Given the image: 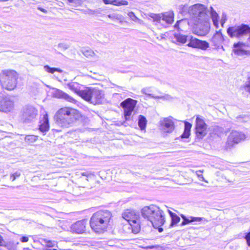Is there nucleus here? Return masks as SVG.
Wrapping results in <instances>:
<instances>
[{
  "label": "nucleus",
  "mask_w": 250,
  "mask_h": 250,
  "mask_svg": "<svg viewBox=\"0 0 250 250\" xmlns=\"http://www.w3.org/2000/svg\"><path fill=\"white\" fill-rule=\"evenodd\" d=\"M188 13L193 23L209 21L211 18L213 24L218 27V15L210 6L209 8L201 4H196L189 8Z\"/></svg>",
  "instance_id": "1"
},
{
  "label": "nucleus",
  "mask_w": 250,
  "mask_h": 250,
  "mask_svg": "<svg viewBox=\"0 0 250 250\" xmlns=\"http://www.w3.org/2000/svg\"><path fill=\"white\" fill-rule=\"evenodd\" d=\"M112 214L107 210H102L94 213L90 220L91 229L96 232L102 233L110 225Z\"/></svg>",
  "instance_id": "2"
},
{
  "label": "nucleus",
  "mask_w": 250,
  "mask_h": 250,
  "mask_svg": "<svg viewBox=\"0 0 250 250\" xmlns=\"http://www.w3.org/2000/svg\"><path fill=\"white\" fill-rule=\"evenodd\" d=\"M141 213L144 218L151 222L153 227L162 226L165 222L164 211L155 205L144 207L141 210Z\"/></svg>",
  "instance_id": "3"
},
{
  "label": "nucleus",
  "mask_w": 250,
  "mask_h": 250,
  "mask_svg": "<svg viewBox=\"0 0 250 250\" xmlns=\"http://www.w3.org/2000/svg\"><path fill=\"white\" fill-rule=\"evenodd\" d=\"M18 75L12 69H4L0 74V82L2 87L8 90L14 89L17 84Z\"/></svg>",
  "instance_id": "4"
},
{
  "label": "nucleus",
  "mask_w": 250,
  "mask_h": 250,
  "mask_svg": "<svg viewBox=\"0 0 250 250\" xmlns=\"http://www.w3.org/2000/svg\"><path fill=\"white\" fill-rule=\"evenodd\" d=\"M82 94V98L94 105L101 104L104 99V91L96 88L85 87Z\"/></svg>",
  "instance_id": "5"
},
{
  "label": "nucleus",
  "mask_w": 250,
  "mask_h": 250,
  "mask_svg": "<svg viewBox=\"0 0 250 250\" xmlns=\"http://www.w3.org/2000/svg\"><path fill=\"white\" fill-rule=\"evenodd\" d=\"M227 33L230 38L241 39L244 36H249L248 40L250 41V27L248 25L242 24L229 27L227 29Z\"/></svg>",
  "instance_id": "6"
},
{
  "label": "nucleus",
  "mask_w": 250,
  "mask_h": 250,
  "mask_svg": "<svg viewBox=\"0 0 250 250\" xmlns=\"http://www.w3.org/2000/svg\"><path fill=\"white\" fill-rule=\"evenodd\" d=\"M122 217L126 220L132 227V232L137 233L139 232L140 227L139 225V214L135 210L126 209L122 214Z\"/></svg>",
  "instance_id": "7"
},
{
  "label": "nucleus",
  "mask_w": 250,
  "mask_h": 250,
  "mask_svg": "<svg viewBox=\"0 0 250 250\" xmlns=\"http://www.w3.org/2000/svg\"><path fill=\"white\" fill-rule=\"evenodd\" d=\"M81 117V115L77 110L70 107H63V127L71 126Z\"/></svg>",
  "instance_id": "8"
},
{
  "label": "nucleus",
  "mask_w": 250,
  "mask_h": 250,
  "mask_svg": "<svg viewBox=\"0 0 250 250\" xmlns=\"http://www.w3.org/2000/svg\"><path fill=\"white\" fill-rule=\"evenodd\" d=\"M245 139V134L241 132L232 130L228 136L225 146L226 149L231 148L234 145L238 144L241 141L244 140Z\"/></svg>",
  "instance_id": "9"
},
{
  "label": "nucleus",
  "mask_w": 250,
  "mask_h": 250,
  "mask_svg": "<svg viewBox=\"0 0 250 250\" xmlns=\"http://www.w3.org/2000/svg\"><path fill=\"white\" fill-rule=\"evenodd\" d=\"M38 115V110L33 106L26 105L22 110L21 120L25 123H29L35 119Z\"/></svg>",
  "instance_id": "10"
},
{
  "label": "nucleus",
  "mask_w": 250,
  "mask_h": 250,
  "mask_svg": "<svg viewBox=\"0 0 250 250\" xmlns=\"http://www.w3.org/2000/svg\"><path fill=\"white\" fill-rule=\"evenodd\" d=\"M209 21H205L199 22V23H193V33L200 36H204L207 35L210 29V23Z\"/></svg>",
  "instance_id": "11"
},
{
  "label": "nucleus",
  "mask_w": 250,
  "mask_h": 250,
  "mask_svg": "<svg viewBox=\"0 0 250 250\" xmlns=\"http://www.w3.org/2000/svg\"><path fill=\"white\" fill-rule=\"evenodd\" d=\"M136 101L131 98H128L121 103V106L124 109V116L125 120H128L134 110Z\"/></svg>",
  "instance_id": "12"
},
{
  "label": "nucleus",
  "mask_w": 250,
  "mask_h": 250,
  "mask_svg": "<svg viewBox=\"0 0 250 250\" xmlns=\"http://www.w3.org/2000/svg\"><path fill=\"white\" fill-rule=\"evenodd\" d=\"M14 108V102L8 95H0V110L8 112L11 111Z\"/></svg>",
  "instance_id": "13"
},
{
  "label": "nucleus",
  "mask_w": 250,
  "mask_h": 250,
  "mask_svg": "<svg viewBox=\"0 0 250 250\" xmlns=\"http://www.w3.org/2000/svg\"><path fill=\"white\" fill-rule=\"evenodd\" d=\"M189 42L187 44L188 47L205 50L209 46V43L205 41L200 40L192 36H189Z\"/></svg>",
  "instance_id": "14"
},
{
  "label": "nucleus",
  "mask_w": 250,
  "mask_h": 250,
  "mask_svg": "<svg viewBox=\"0 0 250 250\" xmlns=\"http://www.w3.org/2000/svg\"><path fill=\"white\" fill-rule=\"evenodd\" d=\"M39 126L40 131L43 133H45L49 130L48 116L47 112L45 110L43 111L41 115Z\"/></svg>",
  "instance_id": "15"
},
{
  "label": "nucleus",
  "mask_w": 250,
  "mask_h": 250,
  "mask_svg": "<svg viewBox=\"0 0 250 250\" xmlns=\"http://www.w3.org/2000/svg\"><path fill=\"white\" fill-rule=\"evenodd\" d=\"M87 221L82 220L72 224L70 227L71 230L76 233H83L85 230Z\"/></svg>",
  "instance_id": "16"
},
{
  "label": "nucleus",
  "mask_w": 250,
  "mask_h": 250,
  "mask_svg": "<svg viewBox=\"0 0 250 250\" xmlns=\"http://www.w3.org/2000/svg\"><path fill=\"white\" fill-rule=\"evenodd\" d=\"M160 17V23L165 27H166L167 25L164 24L163 22H165L166 24H170L174 21V14L172 11H168L164 13H161Z\"/></svg>",
  "instance_id": "17"
},
{
  "label": "nucleus",
  "mask_w": 250,
  "mask_h": 250,
  "mask_svg": "<svg viewBox=\"0 0 250 250\" xmlns=\"http://www.w3.org/2000/svg\"><path fill=\"white\" fill-rule=\"evenodd\" d=\"M163 130L167 133L171 132L174 128V123L169 118H166L161 121Z\"/></svg>",
  "instance_id": "18"
},
{
  "label": "nucleus",
  "mask_w": 250,
  "mask_h": 250,
  "mask_svg": "<svg viewBox=\"0 0 250 250\" xmlns=\"http://www.w3.org/2000/svg\"><path fill=\"white\" fill-rule=\"evenodd\" d=\"M223 36L220 31H216L211 39V42L215 48L218 49L224 42Z\"/></svg>",
  "instance_id": "19"
},
{
  "label": "nucleus",
  "mask_w": 250,
  "mask_h": 250,
  "mask_svg": "<svg viewBox=\"0 0 250 250\" xmlns=\"http://www.w3.org/2000/svg\"><path fill=\"white\" fill-rule=\"evenodd\" d=\"M69 89L77 93L79 96L82 98V92L84 91V88H82V86L78 83L72 82L67 85Z\"/></svg>",
  "instance_id": "20"
},
{
  "label": "nucleus",
  "mask_w": 250,
  "mask_h": 250,
  "mask_svg": "<svg viewBox=\"0 0 250 250\" xmlns=\"http://www.w3.org/2000/svg\"><path fill=\"white\" fill-rule=\"evenodd\" d=\"M149 90L148 88H143L142 90V92L146 95H148L149 96L154 98V99H160L163 100H170L172 99L171 96L168 94H165L163 96H156L152 94L149 93Z\"/></svg>",
  "instance_id": "21"
},
{
  "label": "nucleus",
  "mask_w": 250,
  "mask_h": 250,
  "mask_svg": "<svg viewBox=\"0 0 250 250\" xmlns=\"http://www.w3.org/2000/svg\"><path fill=\"white\" fill-rule=\"evenodd\" d=\"M243 43L241 42H238L233 44L234 49L233 52L234 54L238 55H242L243 54H247V51H244L242 49Z\"/></svg>",
  "instance_id": "22"
},
{
  "label": "nucleus",
  "mask_w": 250,
  "mask_h": 250,
  "mask_svg": "<svg viewBox=\"0 0 250 250\" xmlns=\"http://www.w3.org/2000/svg\"><path fill=\"white\" fill-rule=\"evenodd\" d=\"M189 36H186L179 33H175L174 34V39L176 40L177 42L184 44L187 41H189Z\"/></svg>",
  "instance_id": "23"
},
{
  "label": "nucleus",
  "mask_w": 250,
  "mask_h": 250,
  "mask_svg": "<svg viewBox=\"0 0 250 250\" xmlns=\"http://www.w3.org/2000/svg\"><path fill=\"white\" fill-rule=\"evenodd\" d=\"M104 2L106 4H111L116 6H120L121 5H126L128 4V1L126 0H103Z\"/></svg>",
  "instance_id": "24"
},
{
  "label": "nucleus",
  "mask_w": 250,
  "mask_h": 250,
  "mask_svg": "<svg viewBox=\"0 0 250 250\" xmlns=\"http://www.w3.org/2000/svg\"><path fill=\"white\" fill-rule=\"evenodd\" d=\"M191 125L188 122H185V129L183 133L181 135L182 138H188L190 135V131Z\"/></svg>",
  "instance_id": "25"
},
{
  "label": "nucleus",
  "mask_w": 250,
  "mask_h": 250,
  "mask_svg": "<svg viewBox=\"0 0 250 250\" xmlns=\"http://www.w3.org/2000/svg\"><path fill=\"white\" fill-rule=\"evenodd\" d=\"M196 127L207 128V125L204 119L199 116H197L196 118Z\"/></svg>",
  "instance_id": "26"
},
{
  "label": "nucleus",
  "mask_w": 250,
  "mask_h": 250,
  "mask_svg": "<svg viewBox=\"0 0 250 250\" xmlns=\"http://www.w3.org/2000/svg\"><path fill=\"white\" fill-rule=\"evenodd\" d=\"M54 120L58 125L62 124V108L60 109L54 116Z\"/></svg>",
  "instance_id": "27"
},
{
  "label": "nucleus",
  "mask_w": 250,
  "mask_h": 250,
  "mask_svg": "<svg viewBox=\"0 0 250 250\" xmlns=\"http://www.w3.org/2000/svg\"><path fill=\"white\" fill-rule=\"evenodd\" d=\"M196 136L199 139H202L207 134V129L205 128H197L196 127Z\"/></svg>",
  "instance_id": "28"
},
{
  "label": "nucleus",
  "mask_w": 250,
  "mask_h": 250,
  "mask_svg": "<svg viewBox=\"0 0 250 250\" xmlns=\"http://www.w3.org/2000/svg\"><path fill=\"white\" fill-rule=\"evenodd\" d=\"M81 52L87 58L92 57L96 55L94 51L89 48H83L82 49Z\"/></svg>",
  "instance_id": "29"
},
{
  "label": "nucleus",
  "mask_w": 250,
  "mask_h": 250,
  "mask_svg": "<svg viewBox=\"0 0 250 250\" xmlns=\"http://www.w3.org/2000/svg\"><path fill=\"white\" fill-rule=\"evenodd\" d=\"M169 211L171 217V223L170 224V226L173 227L174 225L177 224L178 222H179V221H180V218L174 213H173L170 211Z\"/></svg>",
  "instance_id": "30"
},
{
  "label": "nucleus",
  "mask_w": 250,
  "mask_h": 250,
  "mask_svg": "<svg viewBox=\"0 0 250 250\" xmlns=\"http://www.w3.org/2000/svg\"><path fill=\"white\" fill-rule=\"evenodd\" d=\"M146 119L143 115H140L139 117L138 125L141 130L146 128Z\"/></svg>",
  "instance_id": "31"
},
{
  "label": "nucleus",
  "mask_w": 250,
  "mask_h": 250,
  "mask_svg": "<svg viewBox=\"0 0 250 250\" xmlns=\"http://www.w3.org/2000/svg\"><path fill=\"white\" fill-rule=\"evenodd\" d=\"M250 118L246 115H241L236 117V121L237 122L244 123L249 121Z\"/></svg>",
  "instance_id": "32"
},
{
  "label": "nucleus",
  "mask_w": 250,
  "mask_h": 250,
  "mask_svg": "<svg viewBox=\"0 0 250 250\" xmlns=\"http://www.w3.org/2000/svg\"><path fill=\"white\" fill-rule=\"evenodd\" d=\"M161 14H154L153 13H149L148 16L153 19L154 21H156L158 23H161Z\"/></svg>",
  "instance_id": "33"
},
{
  "label": "nucleus",
  "mask_w": 250,
  "mask_h": 250,
  "mask_svg": "<svg viewBox=\"0 0 250 250\" xmlns=\"http://www.w3.org/2000/svg\"><path fill=\"white\" fill-rule=\"evenodd\" d=\"M38 139V137L35 135H27L25 137V141L27 143H34Z\"/></svg>",
  "instance_id": "34"
},
{
  "label": "nucleus",
  "mask_w": 250,
  "mask_h": 250,
  "mask_svg": "<svg viewBox=\"0 0 250 250\" xmlns=\"http://www.w3.org/2000/svg\"><path fill=\"white\" fill-rule=\"evenodd\" d=\"M242 87L246 92L250 94V77H248L247 81Z\"/></svg>",
  "instance_id": "35"
},
{
  "label": "nucleus",
  "mask_w": 250,
  "mask_h": 250,
  "mask_svg": "<svg viewBox=\"0 0 250 250\" xmlns=\"http://www.w3.org/2000/svg\"><path fill=\"white\" fill-rule=\"evenodd\" d=\"M203 219V218L202 217H192L190 216L188 218L186 217V222L187 224L189 223L190 222L197 221L199 222L202 221Z\"/></svg>",
  "instance_id": "36"
},
{
  "label": "nucleus",
  "mask_w": 250,
  "mask_h": 250,
  "mask_svg": "<svg viewBox=\"0 0 250 250\" xmlns=\"http://www.w3.org/2000/svg\"><path fill=\"white\" fill-rule=\"evenodd\" d=\"M44 70L48 73H54L55 71L62 72V70L56 68L50 67L48 65H45L43 67Z\"/></svg>",
  "instance_id": "37"
},
{
  "label": "nucleus",
  "mask_w": 250,
  "mask_h": 250,
  "mask_svg": "<svg viewBox=\"0 0 250 250\" xmlns=\"http://www.w3.org/2000/svg\"><path fill=\"white\" fill-rule=\"evenodd\" d=\"M52 94L53 97L60 98L62 96V91L57 89H53Z\"/></svg>",
  "instance_id": "38"
},
{
  "label": "nucleus",
  "mask_w": 250,
  "mask_h": 250,
  "mask_svg": "<svg viewBox=\"0 0 250 250\" xmlns=\"http://www.w3.org/2000/svg\"><path fill=\"white\" fill-rule=\"evenodd\" d=\"M127 15L130 17V19L135 22H140L141 21L137 18L134 12H129L127 13Z\"/></svg>",
  "instance_id": "39"
},
{
  "label": "nucleus",
  "mask_w": 250,
  "mask_h": 250,
  "mask_svg": "<svg viewBox=\"0 0 250 250\" xmlns=\"http://www.w3.org/2000/svg\"><path fill=\"white\" fill-rule=\"evenodd\" d=\"M108 17L109 18L114 20H123V16L119 14H110L108 15Z\"/></svg>",
  "instance_id": "40"
},
{
  "label": "nucleus",
  "mask_w": 250,
  "mask_h": 250,
  "mask_svg": "<svg viewBox=\"0 0 250 250\" xmlns=\"http://www.w3.org/2000/svg\"><path fill=\"white\" fill-rule=\"evenodd\" d=\"M146 249H155L156 250H164L165 249V247L163 246L160 245H156V246H149L146 247Z\"/></svg>",
  "instance_id": "41"
},
{
  "label": "nucleus",
  "mask_w": 250,
  "mask_h": 250,
  "mask_svg": "<svg viewBox=\"0 0 250 250\" xmlns=\"http://www.w3.org/2000/svg\"><path fill=\"white\" fill-rule=\"evenodd\" d=\"M63 99H65V100L71 103H74L75 102V100L73 98L64 92H63Z\"/></svg>",
  "instance_id": "42"
},
{
  "label": "nucleus",
  "mask_w": 250,
  "mask_h": 250,
  "mask_svg": "<svg viewBox=\"0 0 250 250\" xmlns=\"http://www.w3.org/2000/svg\"><path fill=\"white\" fill-rule=\"evenodd\" d=\"M68 2L72 5L77 6L81 3V0H67Z\"/></svg>",
  "instance_id": "43"
},
{
  "label": "nucleus",
  "mask_w": 250,
  "mask_h": 250,
  "mask_svg": "<svg viewBox=\"0 0 250 250\" xmlns=\"http://www.w3.org/2000/svg\"><path fill=\"white\" fill-rule=\"evenodd\" d=\"M187 20L183 19L179 21H178L174 25V27L175 28H177L178 29H180L179 28V25L180 24H184L187 23Z\"/></svg>",
  "instance_id": "44"
},
{
  "label": "nucleus",
  "mask_w": 250,
  "mask_h": 250,
  "mask_svg": "<svg viewBox=\"0 0 250 250\" xmlns=\"http://www.w3.org/2000/svg\"><path fill=\"white\" fill-rule=\"evenodd\" d=\"M21 175V173L19 171H16L14 173L11 175L10 179L12 181H14L17 178Z\"/></svg>",
  "instance_id": "45"
},
{
  "label": "nucleus",
  "mask_w": 250,
  "mask_h": 250,
  "mask_svg": "<svg viewBox=\"0 0 250 250\" xmlns=\"http://www.w3.org/2000/svg\"><path fill=\"white\" fill-rule=\"evenodd\" d=\"M203 172V170H200L197 171L196 172V173L197 176L199 178H202L203 181H205L206 183H208V182L204 178V177H203V175L202 174V173Z\"/></svg>",
  "instance_id": "46"
},
{
  "label": "nucleus",
  "mask_w": 250,
  "mask_h": 250,
  "mask_svg": "<svg viewBox=\"0 0 250 250\" xmlns=\"http://www.w3.org/2000/svg\"><path fill=\"white\" fill-rule=\"evenodd\" d=\"M245 238L247 240L248 245L250 247V231L246 234Z\"/></svg>",
  "instance_id": "47"
},
{
  "label": "nucleus",
  "mask_w": 250,
  "mask_h": 250,
  "mask_svg": "<svg viewBox=\"0 0 250 250\" xmlns=\"http://www.w3.org/2000/svg\"><path fill=\"white\" fill-rule=\"evenodd\" d=\"M20 240L22 242H27L28 241L29 238L27 236H22Z\"/></svg>",
  "instance_id": "48"
},
{
  "label": "nucleus",
  "mask_w": 250,
  "mask_h": 250,
  "mask_svg": "<svg viewBox=\"0 0 250 250\" xmlns=\"http://www.w3.org/2000/svg\"><path fill=\"white\" fill-rule=\"evenodd\" d=\"M55 242H51V241H47L46 242V246L48 247H53L55 245Z\"/></svg>",
  "instance_id": "49"
},
{
  "label": "nucleus",
  "mask_w": 250,
  "mask_h": 250,
  "mask_svg": "<svg viewBox=\"0 0 250 250\" xmlns=\"http://www.w3.org/2000/svg\"><path fill=\"white\" fill-rule=\"evenodd\" d=\"M226 20H227L226 16L223 15V16L221 19V23L222 26H223V25L225 23Z\"/></svg>",
  "instance_id": "50"
},
{
  "label": "nucleus",
  "mask_w": 250,
  "mask_h": 250,
  "mask_svg": "<svg viewBox=\"0 0 250 250\" xmlns=\"http://www.w3.org/2000/svg\"><path fill=\"white\" fill-rule=\"evenodd\" d=\"M5 241L2 236L0 234V246H3L4 245Z\"/></svg>",
  "instance_id": "51"
},
{
  "label": "nucleus",
  "mask_w": 250,
  "mask_h": 250,
  "mask_svg": "<svg viewBox=\"0 0 250 250\" xmlns=\"http://www.w3.org/2000/svg\"><path fill=\"white\" fill-rule=\"evenodd\" d=\"M181 216L183 218V219H184V221L181 223V226H184V225L187 224V223L186 222V216H185L183 215H182Z\"/></svg>",
  "instance_id": "52"
},
{
  "label": "nucleus",
  "mask_w": 250,
  "mask_h": 250,
  "mask_svg": "<svg viewBox=\"0 0 250 250\" xmlns=\"http://www.w3.org/2000/svg\"><path fill=\"white\" fill-rule=\"evenodd\" d=\"M154 228L158 229V230L159 232H162L163 231V229L161 226L157 227H154Z\"/></svg>",
  "instance_id": "53"
},
{
  "label": "nucleus",
  "mask_w": 250,
  "mask_h": 250,
  "mask_svg": "<svg viewBox=\"0 0 250 250\" xmlns=\"http://www.w3.org/2000/svg\"><path fill=\"white\" fill-rule=\"evenodd\" d=\"M90 175V173L88 172H83L82 173V175L85 176H88Z\"/></svg>",
  "instance_id": "54"
},
{
  "label": "nucleus",
  "mask_w": 250,
  "mask_h": 250,
  "mask_svg": "<svg viewBox=\"0 0 250 250\" xmlns=\"http://www.w3.org/2000/svg\"><path fill=\"white\" fill-rule=\"evenodd\" d=\"M38 9L41 10V11L44 12V13H46L47 12V11L46 10H45V9H43L42 8H41V7H39Z\"/></svg>",
  "instance_id": "55"
},
{
  "label": "nucleus",
  "mask_w": 250,
  "mask_h": 250,
  "mask_svg": "<svg viewBox=\"0 0 250 250\" xmlns=\"http://www.w3.org/2000/svg\"><path fill=\"white\" fill-rule=\"evenodd\" d=\"M69 47V45L68 44H63V49H68Z\"/></svg>",
  "instance_id": "56"
},
{
  "label": "nucleus",
  "mask_w": 250,
  "mask_h": 250,
  "mask_svg": "<svg viewBox=\"0 0 250 250\" xmlns=\"http://www.w3.org/2000/svg\"><path fill=\"white\" fill-rule=\"evenodd\" d=\"M220 47H221V48L223 50H225V49H224V48L223 46L222 45V44L220 45Z\"/></svg>",
  "instance_id": "57"
},
{
  "label": "nucleus",
  "mask_w": 250,
  "mask_h": 250,
  "mask_svg": "<svg viewBox=\"0 0 250 250\" xmlns=\"http://www.w3.org/2000/svg\"><path fill=\"white\" fill-rule=\"evenodd\" d=\"M8 0H0V1H8Z\"/></svg>",
  "instance_id": "58"
},
{
  "label": "nucleus",
  "mask_w": 250,
  "mask_h": 250,
  "mask_svg": "<svg viewBox=\"0 0 250 250\" xmlns=\"http://www.w3.org/2000/svg\"><path fill=\"white\" fill-rule=\"evenodd\" d=\"M229 182H232L233 180H228Z\"/></svg>",
  "instance_id": "59"
},
{
  "label": "nucleus",
  "mask_w": 250,
  "mask_h": 250,
  "mask_svg": "<svg viewBox=\"0 0 250 250\" xmlns=\"http://www.w3.org/2000/svg\"><path fill=\"white\" fill-rule=\"evenodd\" d=\"M247 52H248L247 54H249V55H250V51H247Z\"/></svg>",
  "instance_id": "60"
},
{
  "label": "nucleus",
  "mask_w": 250,
  "mask_h": 250,
  "mask_svg": "<svg viewBox=\"0 0 250 250\" xmlns=\"http://www.w3.org/2000/svg\"><path fill=\"white\" fill-rule=\"evenodd\" d=\"M48 250H56L55 249H49Z\"/></svg>",
  "instance_id": "61"
}]
</instances>
